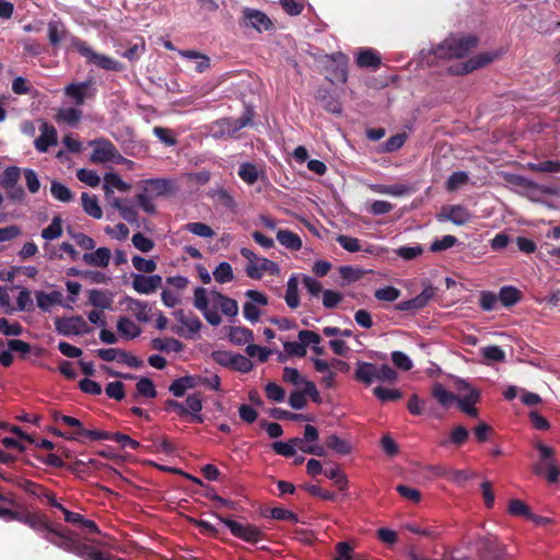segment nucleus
<instances>
[{"instance_id": "3", "label": "nucleus", "mask_w": 560, "mask_h": 560, "mask_svg": "<svg viewBox=\"0 0 560 560\" xmlns=\"http://www.w3.org/2000/svg\"><path fill=\"white\" fill-rule=\"evenodd\" d=\"M535 447L539 452L541 462L534 465V474L539 476L545 475L549 483L558 482L560 468L555 458V450L541 442H537Z\"/></svg>"}, {"instance_id": "57", "label": "nucleus", "mask_w": 560, "mask_h": 560, "mask_svg": "<svg viewBox=\"0 0 560 560\" xmlns=\"http://www.w3.org/2000/svg\"><path fill=\"white\" fill-rule=\"evenodd\" d=\"M136 387H137L138 394L145 398H155L158 395V392L155 389L153 382L148 377H141L138 381Z\"/></svg>"}, {"instance_id": "52", "label": "nucleus", "mask_w": 560, "mask_h": 560, "mask_svg": "<svg viewBox=\"0 0 560 560\" xmlns=\"http://www.w3.org/2000/svg\"><path fill=\"white\" fill-rule=\"evenodd\" d=\"M527 168L533 172L540 173H560V162L559 161H542L538 163H528Z\"/></svg>"}, {"instance_id": "22", "label": "nucleus", "mask_w": 560, "mask_h": 560, "mask_svg": "<svg viewBox=\"0 0 560 560\" xmlns=\"http://www.w3.org/2000/svg\"><path fill=\"white\" fill-rule=\"evenodd\" d=\"M319 438L318 430L312 425L306 424L304 428V436L303 438H292L289 440L293 448L296 451L299 448L304 453V450H307L310 443L316 442Z\"/></svg>"}, {"instance_id": "60", "label": "nucleus", "mask_w": 560, "mask_h": 560, "mask_svg": "<svg viewBox=\"0 0 560 560\" xmlns=\"http://www.w3.org/2000/svg\"><path fill=\"white\" fill-rule=\"evenodd\" d=\"M469 177L466 172L459 171L454 172L446 182V189L448 191H455L460 186L465 185L468 182Z\"/></svg>"}, {"instance_id": "21", "label": "nucleus", "mask_w": 560, "mask_h": 560, "mask_svg": "<svg viewBox=\"0 0 560 560\" xmlns=\"http://www.w3.org/2000/svg\"><path fill=\"white\" fill-rule=\"evenodd\" d=\"M210 294L217 301L221 312L224 315L229 317H235L238 314V304L234 299H231L215 290H212Z\"/></svg>"}, {"instance_id": "2", "label": "nucleus", "mask_w": 560, "mask_h": 560, "mask_svg": "<svg viewBox=\"0 0 560 560\" xmlns=\"http://www.w3.org/2000/svg\"><path fill=\"white\" fill-rule=\"evenodd\" d=\"M478 44L476 36L451 37L445 39L434 51L440 58H463Z\"/></svg>"}, {"instance_id": "54", "label": "nucleus", "mask_w": 560, "mask_h": 560, "mask_svg": "<svg viewBox=\"0 0 560 560\" xmlns=\"http://www.w3.org/2000/svg\"><path fill=\"white\" fill-rule=\"evenodd\" d=\"M185 230L197 236L210 238L214 236V231L211 226L202 222H190L185 225Z\"/></svg>"}, {"instance_id": "47", "label": "nucleus", "mask_w": 560, "mask_h": 560, "mask_svg": "<svg viewBox=\"0 0 560 560\" xmlns=\"http://www.w3.org/2000/svg\"><path fill=\"white\" fill-rule=\"evenodd\" d=\"M50 192L56 200L70 202L73 199L72 191L58 180H51Z\"/></svg>"}, {"instance_id": "50", "label": "nucleus", "mask_w": 560, "mask_h": 560, "mask_svg": "<svg viewBox=\"0 0 560 560\" xmlns=\"http://www.w3.org/2000/svg\"><path fill=\"white\" fill-rule=\"evenodd\" d=\"M67 233L82 249L91 250L95 247V242L91 236L81 232H75L71 226L67 228Z\"/></svg>"}, {"instance_id": "4", "label": "nucleus", "mask_w": 560, "mask_h": 560, "mask_svg": "<svg viewBox=\"0 0 560 560\" xmlns=\"http://www.w3.org/2000/svg\"><path fill=\"white\" fill-rule=\"evenodd\" d=\"M252 121V115L246 113L240 118H221L215 121H213L210 127L209 131L210 135L215 139H222V138H232L234 137L241 129L249 125Z\"/></svg>"}, {"instance_id": "7", "label": "nucleus", "mask_w": 560, "mask_h": 560, "mask_svg": "<svg viewBox=\"0 0 560 560\" xmlns=\"http://www.w3.org/2000/svg\"><path fill=\"white\" fill-rule=\"evenodd\" d=\"M218 518L230 529L234 537L246 542L256 544L264 537V533L255 525L242 524L222 516H218Z\"/></svg>"}, {"instance_id": "28", "label": "nucleus", "mask_w": 560, "mask_h": 560, "mask_svg": "<svg viewBox=\"0 0 560 560\" xmlns=\"http://www.w3.org/2000/svg\"><path fill=\"white\" fill-rule=\"evenodd\" d=\"M499 301L504 307H511L522 300V292L512 285H504L499 291Z\"/></svg>"}, {"instance_id": "48", "label": "nucleus", "mask_w": 560, "mask_h": 560, "mask_svg": "<svg viewBox=\"0 0 560 560\" xmlns=\"http://www.w3.org/2000/svg\"><path fill=\"white\" fill-rule=\"evenodd\" d=\"M466 388H468V393L462 397L457 396V399L455 400L462 412H464L466 408L472 407L480 399L479 390L470 388L468 385H466Z\"/></svg>"}, {"instance_id": "62", "label": "nucleus", "mask_w": 560, "mask_h": 560, "mask_svg": "<svg viewBox=\"0 0 560 560\" xmlns=\"http://www.w3.org/2000/svg\"><path fill=\"white\" fill-rule=\"evenodd\" d=\"M400 295V291L396 289L395 287H384L380 288L375 291L374 296L378 301H385V302H394L396 301Z\"/></svg>"}, {"instance_id": "35", "label": "nucleus", "mask_w": 560, "mask_h": 560, "mask_svg": "<svg viewBox=\"0 0 560 560\" xmlns=\"http://www.w3.org/2000/svg\"><path fill=\"white\" fill-rule=\"evenodd\" d=\"M117 330L127 339H133L141 334V328L126 316L119 317Z\"/></svg>"}, {"instance_id": "25", "label": "nucleus", "mask_w": 560, "mask_h": 560, "mask_svg": "<svg viewBox=\"0 0 560 560\" xmlns=\"http://www.w3.org/2000/svg\"><path fill=\"white\" fill-rule=\"evenodd\" d=\"M89 302L91 305L102 310L110 308L113 295L106 290L93 289L89 292Z\"/></svg>"}, {"instance_id": "46", "label": "nucleus", "mask_w": 560, "mask_h": 560, "mask_svg": "<svg viewBox=\"0 0 560 560\" xmlns=\"http://www.w3.org/2000/svg\"><path fill=\"white\" fill-rule=\"evenodd\" d=\"M238 176L248 185H254L258 179L257 166L250 162H244L240 165Z\"/></svg>"}, {"instance_id": "32", "label": "nucleus", "mask_w": 560, "mask_h": 560, "mask_svg": "<svg viewBox=\"0 0 560 560\" xmlns=\"http://www.w3.org/2000/svg\"><path fill=\"white\" fill-rule=\"evenodd\" d=\"M179 55L187 59H197L198 61L195 66V70L198 73H203L207 70H209L211 67L210 58L207 55H203L197 50H191V49L180 50Z\"/></svg>"}, {"instance_id": "63", "label": "nucleus", "mask_w": 560, "mask_h": 560, "mask_svg": "<svg viewBox=\"0 0 560 560\" xmlns=\"http://www.w3.org/2000/svg\"><path fill=\"white\" fill-rule=\"evenodd\" d=\"M105 393L109 398L122 400L125 398V385L120 381L110 382L105 387Z\"/></svg>"}, {"instance_id": "5", "label": "nucleus", "mask_w": 560, "mask_h": 560, "mask_svg": "<svg viewBox=\"0 0 560 560\" xmlns=\"http://www.w3.org/2000/svg\"><path fill=\"white\" fill-rule=\"evenodd\" d=\"M476 551L480 560H506L505 547L491 535L477 538Z\"/></svg>"}, {"instance_id": "58", "label": "nucleus", "mask_w": 560, "mask_h": 560, "mask_svg": "<svg viewBox=\"0 0 560 560\" xmlns=\"http://www.w3.org/2000/svg\"><path fill=\"white\" fill-rule=\"evenodd\" d=\"M253 368L254 364L247 357L240 353H234L230 369L242 373H248L253 370Z\"/></svg>"}, {"instance_id": "37", "label": "nucleus", "mask_w": 560, "mask_h": 560, "mask_svg": "<svg viewBox=\"0 0 560 560\" xmlns=\"http://www.w3.org/2000/svg\"><path fill=\"white\" fill-rule=\"evenodd\" d=\"M196 386V380L194 376H183L175 380L168 387V390L175 397H183L187 389L194 388Z\"/></svg>"}, {"instance_id": "15", "label": "nucleus", "mask_w": 560, "mask_h": 560, "mask_svg": "<svg viewBox=\"0 0 560 560\" xmlns=\"http://www.w3.org/2000/svg\"><path fill=\"white\" fill-rule=\"evenodd\" d=\"M58 142L57 130L52 125L48 122H43L40 126V135L34 141L35 149L45 153L52 145H56Z\"/></svg>"}, {"instance_id": "31", "label": "nucleus", "mask_w": 560, "mask_h": 560, "mask_svg": "<svg viewBox=\"0 0 560 560\" xmlns=\"http://www.w3.org/2000/svg\"><path fill=\"white\" fill-rule=\"evenodd\" d=\"M151 347L158 351L180 352L184 348V345L182 341L175 338H154L151 340Z\"/></svg>"}, {"instance_id": "6", "label": "nucleus", "mask_w": 560, "mask_h": 560, "mask_svg": "<svg viewBox=\"0 0 560 560\" xmlns=\"http://www.w3.org/2000/svg\"><path fill=\"white\" fill-rule=\"evenodd\" d=\"M349 58L341 51L326 56L325 67L329 72L327 79L332 83H346L348 80Z\"/></svg>"}, {"instance_id": "41", "label": "nucleus", "mask_w": 560, "mask_h": 560, "mask_svg": "<svg viewBox=\"0 0 560 560\" xmlns=\"http://www.w3.org/2000/svg\"><path fill=\"white\" fill-rule=\"evenodd\" d=\"M104 180H105L104 190H105L106 196H108L109 194H113L112 188H116L119 191H127L130 187L116 173H107L104 177Z\"/></svg>"}, {"instance_id": "64", "label": "nucleus", "mask_w": 560, "mask_h": 560, "mask_svg": "<svg viewBox=\"0 0 560 560\" xmlns=\"http://www.w3.org/2000/svg\"><path fill=\"white\" fill-rule=\"evenodd\" d=\"M482 357L491 362H502L505 359V352L499 346H488L481 350Z\"/></svg>"}, {"instance_id": "16", "label": "nucleus", "mask_w": 560, "mask_h": 560, "mask_svg": "<svg viewBox=\"0 0 560 560\" xmlns=\"http://www.w3.org/2000/svg\"><path fill=\"white\" fill-rule=\"evenodd\" d=\"M439 218H444L455 225H465L470 220V213L460 205H452L443 207Z\"/></svg>"}, {"instance_id": "55", "label": "nucleus", "mask_w": 560, "mask_h": 560, "mask_svg": "<svg viewBox=\"0 0 560 560\" xmlns=\"http://www.w3.org/2000/svg\"><path fill=\"white\" fill-rule=\"evenodd\" d=\"M373 393L383 402L399 400L402 397V393L399 389H389L383 386H376Z\"/></svg>"}, {"instance_id": "13", "label": "nucleus", "mask_w": 560, "mask_h": 560, "mask_svg": "<svg viewBox=\"0 0 560 560\" xmlns=\"http://www.w3.org/2000/svg\"><path fill=\"white\" fill-rule=\"evenodd\" d=\"M132 288L140 294H150L162 285L160 275L144 276L136 273L132 276Z\"/></svg>"}, {"instance_id": "17", "label": "nucleus", "mask_w": 560, "mask_h": 560, "mask_svg": "<svg viewBox=\"0 0 560 560\" xmlns=\"http://www.w3.org/2000/svg\"><path fill=\"white\" fill-rule=\"evenodd\" d=\"M92 81L71 83L65 88V94L68 97H71L74 103L80 106L84 104L85 98L94 96V92L89 93Z\"/></svg>"}, {"instance_id": "42", "label": "nucleus", "mask_w": 560, "mask_h": 560, "mask_svg": "<svg viewBox=\"0 0 560 560\" xmlns=\"http://www.w3.org/2000/svg\"><path fill=\"white\" fill-rule=\"evenodd\" d=\"M337 242L338 244L347 252L349 253H357V252H360V250H363L365 253H369V254H372L373 250L369 247V248H365L363 249L362 246H361V242L359 238L357 237H352V236H348V235H338L337 236Z\"/></svg>"}, {"instance_id": "29", "label": "nucleus", "mask_w": 560, "mask_h": 560, "mask_svg": "<svg viewBox=\"0 0 560 560\" xmlns=\"http://www.w3.org/2000/svg\"><path fill=\"white\" fill-rule=\"evenodd\" d=\"M278 242L290 250H300L302 248L301 237L289 230H279L277 232Z\"/></svg>"}, {"instance_id": "10", "label": "nucleus", "mask_w": 560, "mask_h": 560, "mask_svg": "<svg viewBox=\"0 0 560 560\" xmlns=\"http://www.w3.org/2000/svg\"><path fill=\"white\" fill-rule=\"evenodd\" d=\"M245 295L250 300V302L244 303V306H243L244 317L252 323H256L259 320L260 311L257 307V305H255V303L259 304V305H267L268 298L264 293H261L257 290H247L245 292Z\"/></svg>"}, {"instance_id": "12", "label": "nucleus", "mask_w": 560, "mask_h": 560, "mask_svg": "<svg viewBox=\"0 0 560 560\" xmlns=\"http://www.w3.org/2000/svg\"><path fill=\"white\" fill-rule=\"evenodd\" d=\"M494 58H495L494 54L481 52V54L468 59L467 61L457 65L456 68L455 69L452 68V70H453V73H455V74H459V75L467 74V73H470L479 68H482V67L489 65L490 62H492L494 60Z\"/></svg>"}, {"instance_id": "51", "label": "nucleus", "mask_w": 560, "mask_h": 560, "mask_svg": "<svg viewBox=\"0 0 560 560\" xmlns=\"http://www.w3.org/2000/svg\"><path fill=\"white\" fill-rule=\"evenodd\" d=\"M508 511L511 515L523 517L528 521L529 517H532V510L530 508L518 499H513L509 503Z\"/></svg>"}, {"instance_id": "45", "label": "nucleus", "mask_w": 560, "mask_h": 560, "mask_svg": "<svg viewBox=\"0 0 560 560\" xmlns=\"http://www.w3.org/2000/svg\"><path fill=\"white\" fill-rule=\"evenodd\" d=\"M212 275L218 283H228L234 279L233 268L228 261H221Z\"/></svg>"}, {"instance_id": "14", "label": "nucleus", "mask_w": 560, "mask_h": 560, "mask_svg": "<svg viewBox=\"0 0 560 560\" xmlns=\"http://www.w3.org/2000/svg\"><path fill=\"white\" fill-rule=\"evenodd\" d=\"M265 272L277 275L279 272L278 264L268 258H257L255 264H248L246 267V275L250 279L259 280Z\"/></svg>"}, {"instance_id": "44", "label": "nucleus", "mask_w": 560, "mask_h": 560, "mask_svg": "<svg viewBox=\"0 0 560 560\" xmlns=\"http://www.w3.org/2000/svg\"><path fill=\"white\" fill-rule=\"evenodd\" d=\"M82 118V110L75 107L62 108L57 114L58 121H63L69 126H77Z\"/></svg>"}, {"instance_id": "8", "label": "nucleus", "mask_w": 560, "mask_h": 560, "mask_svg": "<svg viewBox=\"0 0 560 560\" xmlns=\"http://www.w3.org/2000/svg\"><path fill=\"white\" fill-rule=\"evenodd\" d=\"M91 145L93 147V152L91 155V161L93 163H106L109 161L119 162L124 160L116 147L109 140H94L91 142Z\"/></svg>"}, {"instance_id": "33", "label": "nucleus", "mask_w": 560, "mask_h": 560, "mask_svg": "<svg viewBox=\"0 0 560 560\" xmlns=\"http://www.w3.org/2000/svg\"><path fill=\"white\" fill-rule=\"evenodd\" d=\"M171 183L165 178H151L145 180L144 191L151 196H163L170 191Z\"/></svg>"}, {"instance_id": "36", "label": "nucleus", "mask_w": 560, "mask_h": 560, "mask_svg": "<svg viewBox=\"0 0 560 560\" xmlns=\"http://www.w3.org/2000/svg\"><path fill=\"white\" fill-rule=\"evenodd\" d=\"M432 396L438 402L444 407L450 408L453 402L457 399V396L452 392L447 390L442 384L436 383L432 388Z\"/></svg>"}, {"instance_id": "30", "label": "nucleus", "mask_w": 560, "mask_h": 560, "mask_svg": "<svg viewBox=\"0 0 560 560\" xmlns=\"http://www.w3.org/2000/svg\"><path fill=\"white\" fill-rule=\"evenodd\" d=\"M128 308L132 312L136 318L141 323H147L150 320V312L151 308L147 302L136 300L132 298H127Z\"/></svg>"}, {"instance_id": "61", "label": "nucleus", "mask_w": 560, "mask_h": 560, "mask_svg": "<svg viewBox=\"0 0 560 560\" xmlns=\"http://www.w3.org/2000/svg\"><path fill=\"white\" fill-rule=\"evenodd\" d=\"M131 260L133 267L140 272L152 273L156 270V262L153 259L135 255Z\"/></svg>"}, {"instance_id": "18", "label": "nucleus", "mask_w": 560, "mask_h": 560, "mask_svg": "<svg viewBox=\"0 0 560 560\" xmlns=\"http://www.w3.org/2000/svg\"><path fill=\"white\" fill-rule=\"evenodd\" d=\"M359 68L377 69L381 66V56L372 48H361L355 58Z\"/></svg>"}, {"instance_id": "11", "label": "nucleus", "mask_w": 560, "mask_h": 560, "mask_svg": "<svg viewBox=\"0 0 560 560\" xmlns=\"http://www.w3.org/2000/svg\"><path fill=\"white\" fill-rule=\"evenodd\" d=\"M243 19L245 26H250L258 32L272 28L271 20L262 11L245 8L243 10Z\"/></svg>"}, {"instance_id": "20", "label": "nucleus", "mask_w": 560, "mask_h": 560, "mask_svg": "<svg viewBox=\"0 0 560 560\" xmlns=\"http://www.w3.org/2000/svg\"><path fill=\"white\" fill-rule=\"evenodd\" d=\"M82 260L89 266L107 267L110 260V250L107 247H98L93 253H85Z\"/></svg>"}, {"instance_id": "53", "label": "nucleus", "mask_w": 560, "mask_h": 560, "mask_svg": "<svg viewBox=\"0 0 560 560\" xmlns=\"http://www.w3.org/2000/svg\"><path fill=\"white\" fill-rule=\"evenodd\" d=\"M374 190L390 196H404L411 192V188L405 184L380 185Z\"/></svg>"}, {"instance_id": "40", "label": "nucleus", "mask_w": 560, "mask_h": 560, "mask_svg": "<svg viewBox=\"0 0 560 560\" xmlns=\"http://www.w3.org/2000/svg\"><path fill=\"white\" fill-rule=\"evenodd\" d=\"M325 445L340 455H348L351 452L350 443L336 434L328 435Z\"/></svg>"}, {"instance_id": "56", "label": "nucleus", "mask_w": 560, "mask_h": 560, "mask_svg": "<svg viewBox=\"0 0 560 560\" xmlns=\"http://www.w3.org/2000/svg\"><path fill=\"white\" fill-rule=\"evenodd\" d=\"M212 198L224 208L233 210L236 202L233 196L224 188H218L212 192Z\"/></svg>"}, {"instance_id": "38", "label": "nucleus", "mask_w": 560, "mask_h": 560, "mask_svg": "<svg viewBox=\"0 0 560 560\" xmlns=\"http://www.w3.org/2000/svg\"><path fill=\"white\" fill-rule=\"evenodd\" d=\"M82 208L86 214L94 219H101L103 211L98 205L96 196H90L88 192L81 195Z\"/></svg>"}, {"instance_id": "23", "label": "nucleus", "mask_w": 560, "mask_h": 560, "mask_svg": "<svg viewBox=\"0 0 560 560\" xmlns=\"http://www.w3.org/2000/svg\"><path fill=\"white\" fill-rule=\"evenodd\" d=\"M184 405L187 409V415L191 416L190 422L203 423V421H205L203 416L200 415V411L202 409V400H201L200 395H198V394L189 395L186 398Z\"/></svg>"}, {"instance_id": "49", "label": "nucleus", "mask_w": 560, "mask_h": 560, "mask_svg": "<svg viewBox=\"0 0 560 560\" xmlns=\"http://www.w3.org/2000/svg\"><path fill=\"white\" fill-rule=\"evenodd\" d=\"M21 176V170L18 166H8L0 175V185L4 188L13 187L18 184Z\"/></svg>"}, {"instance_id": "27", "label": "nucleus", "mask_w": 560, "mask_h": 560, "mask_svg": "<svg viewBox=\"0 0 560 560\" xmlns=\"http://www.w3.org/2000/svg\"><path fill=\"white\" fill-rule=\"evenodd\" d=\"M113 207L119 211L120 217L128 223L132 224L138 222L137 209L130 202L115 198L113 201Z\"/></svg>"}, {"instance_id": "9", "label": "nucleus", "mask_w": 560, "mask_h": 560, "mask_svg": "<svg viewBox=\"0 0 560 560\" xmlns=\"http://www.w3.org/2000/svg\"><path fill=\"white\" fill-rule=\"evenodd\" d=\"M56 330L63 336H78L89 332L90 328L82 316L57 317L55 319Z\"/></svg>"}, {"instance_id": "26", "label": "nucleus", "mask_w": 560, "mask_h": 560, "mask_svg": "<svg viewBox=\"0 0 560 560\" xmlns=\"http://www.w3.org/2000/svg\"><path fill=\"white\" fill-rule=\"evenodd\" d=\"M229 339L237 346L249 345L254 340V332L243 326H232L230 327Z\"/></svg>"}, {"instance_id": "39", "label": "nucleus", "mask_w": 560, "mask_h": 560, "mask_svg": "<svg viewBox=\"0 0 560 560\" xmlns=\"http://www.w3.org/2000/svg\"><path fill=\"white\" fill-rule=\"evenodd\" d=\"M61 294L57 291L51 293H46L44 291L36 292V302L37 306L44 311L48 312L50 308L60 302Z\"/></svg>"}, {"instance_id": "43", "label": "nucleus", "mask_w": 560, "mask_h": 560, "mask_svg": "<svg viewBox=\"0 0 560 560\" xmlns=\"http://www.w3.org/2000/svg\"><path fill=\"white\" fill-rule=\"evenodd\" d=\"M62 235V219L55 215L48 226L42 230V237L46 241L59 238Z\"/></svg>"}, {"instance_id": "34", "label": "nucleus", "mask_w": 560, "mask_h": 560, "mask_svg": "<svg viewBox=\"0 0 560 560\" xmlns=\"http://www.w3.org/2000/svg\"><path fill=\"white\" fill-rule=\"evenodd\" d=\"M468 438V430L464 425H456L451 430L448 439L441 441L440 445L447 446V444L451 443L456 447H460L467 442Z\"/></svg>"}, {"instance_id": "24", "label": "nucleus", "mask_w": 560, "mask_h": 560, "mask_svg": "<svg viewBox=\"0 0 560 560\" xmlns=\"http://www.w3.org/2000/svg\"><path fill=\"white\" fill-rule=\"evenodd\" d=\"M284 301L287 305L295 310L300 305V296H299V276L291 275L287 282V291L284 295Z\"/></svg>"}, {"instance_id": "59", "label": "nucleus", "mask_w": 560, "mask_h": 560, "mask_svg": "<svg viewBox=\"0 0 560 560\" xmlns=\"http://www.w3.org/2000/svg\"><path fill=\"white\" fill-rule=\"evenodd\" d=\"M131 242L133 246L142 253H149L154 248V242L147 237L143 233L138 232L132 235Z\"/></svg>"}, {"instance_id": "19", "label": "nucleus", "mask_w": 560, "mask_h": 560, "mask_svg": "<svg viewBox=\"0 0 560 560\" xmlns=\"http://www.w3.org/2000/svg\"><path fill=\"white\" fill-rule=\"evenodd\" d=\"M376 364L363 361H359L357 363L354 378L358 382H361L364 385L370 386L376 380Z\"/></svg>"}, {"instance_id": "1", "label": "nucleus", "mask_w": 560, "mask_h": 560, "mask_svg": "<svg viewBox=\"0 0 560 560\" xmlns=\"http://www.w3.org/2000/svg\"><path fill=\"white\" fill-rule=\"evenodd\" d=\"M48 42L52 48H58L62 42H69V48L78 51L92 63L103 70L120 72L124 65L108 56L95 52L86 42L70 33L61 20H50L47 23Z\"/></svg>"}]
</instances>
